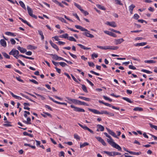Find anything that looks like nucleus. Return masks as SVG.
<instances>
[{"label": "nucleus", "mask_w": 157, "mask_h": 157, "mask_svg": "<svg viewBox=\"0 0 157 157\" xmlns=\"http://www.w3.org/2000/svg\"><path fill=\"white\" fill-rule=\"evenodd\" d=\"M75 27L76 29H80L82 31H85L86 32L82 33V34L85 36L90 38L94 37V36L89 33L90 32L86 29L78 25H75Z\"/></svg>", "instance_id": "nucleus-1"}, {"label": "nucleus", "mask_w": 157, "mask_h": 157, "mask_svg": "<svg viewBox=\"0 0 157 157\" xmlns=\"http://www.w3.org/2000/svg\"><path fill=\"white\" fill-rule=\"evenodd\" d=\"M66 98L68 101H72L73 103L78 104L80 105H83L88 106L89 104L84 102H82L81 101L76 100L74 99H71L68 97H66Z\"/></svg>", "instance_id": "nucleus-2"}, {"label": "nucleus", "mask_w": 157, "mask_h": 157, "mask_svg": "<svg viewBox=\"0 0 157 157\" xmlns=\"http://www.w3.org/2000/svg\"><path fill=\"white\" fill-rule=\"evenodd\" d=\"M88 110L94 113L97 114H105L108 115L109 113V112L106 111H101V112H99L96 109H93L90 108H88Z\"/></svg>", "instance_id": "nucleus-3"}, {"label": "nucleus", "mask_w": 157, "mask_h": 157, "mask_svg": "<svg viewBox=\"0 0 157 157\" xmlns=\"http://www.w3.org/2000/svg\"><path fill=\"white\" fill-rule=\"evenodd\" d=\"M109 143L113 147L117 149L118 151H121V147L114 142L113 140L111 142H109Z\"/></svg>", "instance_id": "nucleus-4"}, {"label": "nucleus", "mask_w": 157, "mask_h": 157, "mask_svg": "<svg viewBox=\"0 0 157 157\" xmlns=\"http://www.w3.org/2000/svg\"><path fill=\"white\" fill-rule=\"evenodd\" d=\"M27 10L30 16L36 19L37 18V16L33 14V11L29 6H27Z\"/></svg>", "instance_id": "nucleus-5"}, {"label": "nucleus", "mask_w": 157, "mask_h": 157, "mask_svg": "<svg viewBox=\"0 0 157 157\" xmlns=\"http://www.w3.org/2000/svg\"><path fill=\"white\" fill-rule=\"evenodd\" d=\"M70 107L71 108L74 109L73 110L74 111L82 112H85V110L84 109H81L80 108L75 107L73 105H70Z\"/></svg>", "instance_id": "nucleus-6"}, {"label": "nucleus", "mask_w": 157, "mask_h": 157, "mask_svg": "<svg viewBox=\"0 0 157 157\" xmlns=\"http://www.w3.org/2000/svg\"><path fill=\"white\" fill-rule=\"evenodd\" d=\"M10 55H13V56L18 55L19 54V52L14 49H12L11 51L9 53Z\"/></svg>", "instance_id": "nucleus-7"}, {"label": "nucleus", "mask_w": 157, "mask_h": 157, "mask_svg": "<svg viewBox=\"0 0 157 157\" xmlns=\"http://www.w3.org/2000/svg\"><path fill=\"white\" fill-rule=\"evenodd\" d=\"M78 124L79 125V126H80L82 128H83L85 130H88L89 132H90L91 133L94 134V132L91 130L89 128H88V127H87L86 126L84 125L83 126L80 123H78Z\"/></svg>", "instance_id": "nucleus-8"}, {"label": "nucleus", "mask_w": 157, "mask_h": 157, "mask_svg": "<svg viewBox=\"0 0 157 157\" xmlns=\"http://www.w3.org/2000/svg\"><path fill=\"white\" fill-rule=\"evenodd\" d=\"M96 139L101 144L104 146H106V144L104 141V140L101 137H96Z\"/></svg>", "instance_id": "nucleus-9"}, {"label": "nucleus", "mask_w": 157, "mask_h": 157, "mask_svg": "<svg viewBox=\"0 0 157 157\" xmlns=\"http://www.w3.org/2000/svg\"><path fill=\"white\" fill-rule=\"evenodd\" d=\"M104 32L106 34L110 36L114 37H117V35L112 32H109L108 31H104Z\"/></svg>", "instance_id": "nucleus-10"}, {"label": "nucleus", "mask_w": 157, "mask_h": 157, "mask_svg": "<svg viewBox=\"0 0 157 157\" xmlns=\"http://www.w3.org/2000/svg\"><path fill=\"white\" fill-rule=\"evenodd\" d=\"M97 129L96 130L97 132L103 131L104 130V127L101 124H98L97 125Z\"/></svg>", "instance_id": "nucleus-11"}, {"label": "nucleus", "mask_w": 157, "mask_h": 157, "mask_svg": "<svg viewBox=\"0 0 157 157\" xmlns=\"http://www.w3.org/2000/svg\"><path fill=\"white\" fill-rule=\"evenodd\" d=\"M106 24L113 27H115L117 26L116 24L114 21H112L111 22L107 21L106 22Z\"/></svg>", "instance_id": "nucleus-12"}, {"label": "nucleus", "mask_w": 157, "mask_h": 157, "mask_svg": "<svg viewBox=\"0 0 157 157\" xmlns=\"http://www.w3.org/2000/svg\"><path fill=\"white\" fill-rule=\"evenodd\" d=\"M124 41V40L123 38H121L120 39H115L114 40L115 44L116 45H117L119 44H120L122 42Z\"/></svg>", "instance_id": "nucleus-13"}, {"label": "nucleus", "mask_w": 157, "mask_h": 157, "mask_svg": "<svg viewBox=\"0 0 157 157\" xmlns=\"http://www.w3.org/2000/svg\"><path fill=\"white\" fill-rule=\"evenodd\" d=\"M17 48L22 53H24L26 52V49L20 46L18 47Z\"/></svg>", "instance_id": "nucleus-14"}, {"label": "nucleus", "mask_w": 157, "mask_h": 157, "mask_svg": "<svg viewBox=\"0 0 157 157\" xmlns=\"http://www.w3.org/2000/svg\"><path fill=\"white\" fill-rule=\"evenodd\" d=\"M0 43L1 45L4 47H5L6 46V42L4 40H0Z\"/></svg>", "instance_id": "nucleus-15"}, {"label": "nucleus", "mask_w": 157, "mask_h": 157, "mask_svg": "<svg viewBox=\"0 0 157 157\" xmlns=\"http://www.w3.org/2000/svg\"><path fill=\"white\" fill-rule=\"evenodd\" d=\"M104 134L105 136L106 137L109 139H107V141L108 143L109 142H111V141H113V140L112 137L109 135H108L106 132H104Z\"/></svg>", "instance_id": "nucleus-16"}, {"label": "nucleus", "mask_w": 157, "mask_h": 157, "mask_svg": "<svg viewBox=\"0 0 157 157\" xmlns=\"http://www.w3.org/2000/svg\"><path fill=\"white\" fill-rule=\"evenodd\" d=\"M19 18L20 20L21 21L23 22H24V23L27 24L29 27H32V26L30 25V24H29V23H28L26 21L24 20L23 18H22L20 17H19Z\"/></svg>", "instance_id": "nucleus-17"}, {"label": "nucleus", "mask_w": 157, "mask_h": 157, "mask_svg": "<svg viewBox=\"0 0 157 157\" xmlns=\"http://www.w3.org/2000/svg\"><path fill=\"white\" fill-rule=\"evenodd\" d=\"M27 121L25 120H23L22 121L23 122L27 124H30L31 123L30 121L31 120V118L30 117H28L27 119Z\"/></svg>", "instance_id": "nucleus-18"}, {"label": "nucleus", "mask_w": 157, "mask_h": 157, "mask_svg": "<svg viewBox=\"0 0 157 157\" xmlns=\"http://www.w3.org/2000/svg\"><path fill=\"white\" fill-rule=\"evenodd\" d=\"M77 45L79 46L81 48L83 49L84 50H90V48L86 47L85 46L81 44H77Z\"/></svg>", "instance_id": "nucleus-19"}, {"label": "nucleus", "mask_w": 157, "mask_h": 157, "mask_svg": "<svg viewBox=\"0 0 157 157\" xmlns=\"http://www.w3.org/2000/svg\"><path fill=\"white\" fill-rule=\"evenodd\" d=\"M78 98L88 101H91V99L90 98L83 96H79L78 97Z\"/></svg>", "instance_id": "nucleus-20"}, {"label": "nucleus", "mask_w": 157, "mask_h": 157, "mask_svg": "<svg viewBox=\"0 0 157 157\" xmlns=\"http://www.w3.org/2000/svg\"><path fill=\"white\" fill-rule=\"evenodd\" d=\"M129 153L130 154H133L134 155H139L141 154L142 153L140 151H139V152H135L133 151H130L129 152Z\"/></svg>", "instance_id": "nucleus-21"}, {"label": "nucleus", "mask_w": 157, "mask_h": 157, "mask_svg": "<svg viewBox=\"0 0 157 157\" xmlns=\"http://www.w3.org/2000/svg\"><path fill=\"white\" fill-rule=\"evenodd\" d=\"M111 135H112V136H113L114 137L116 138H117L118 139V137H117V136L116 135V134L114 132L112 131H110V132L109 133Z\"/></svg>", "instance_id": "nucleus-22"}, {"label": "nucleus", "mask_w": 157, "mask_h": 157, "mask_svg": "<svg viewBox=\"0 0 157 157\" xmlns=\"http://www.w3.org/2000/svg\"><path fill=\"white\" fill-rule=\"evenodd\" d=\"M21 94V95L23 97L25 98H26V99L29 100H30V101H32V102H35L33 100H32L29 97H28V96L23 94Z\"/></svg>", "instance_id": "nucleus-23"}, {"label": "nucleus", "mask_w": 157, "mask_h": 157, "mask_svg": "<svg viewBox=\"0 0 157 157\" xmlns=\"http://www.w3.org/2000/svg\"><path fill=\"white\" fill-rule=\"evenodd\" d=\"M96 6L99 9L101 10H106V9L104 7V6H102L100 5H96Z\"/></svg>", "instance_id": "nucleus-24"}, {"label": "nucleus", "mask_w": 157, "mask_h": 157, "mask_svg": "<svg viewBox=\"0 0 157 157\" xmlns=\"http://www.w3.org/2000/svg\"><path fill=\"white\" fill-rule=\"evenodd\" d=\"M82 88L83 90L86 93H88V91L87 90V88L86 86L83 84L82 85Z\"/></svg>", "instance_id": "nucleus-25"}, {"label": "nucleus", "mask_w": 157, "mask_h": 157, "mask_svg": "<svg viewBox=\"0 0 157 157\" xmlns=\"http://www.w3.org/2000/svg\"><path fill=\"white\" fill-rule=\"evenodd\" d=\"M56 18L57 19H59V20H60L62 22H64L65 23H66V21L63 18H62L61 17H56Z\"/></svg>", "instance_id": "nucleus-26"}, {"label": "nucleus", "mask_w": 157, "mask_h": 157, "mask_svg": "<svg viewBox=\"0 0 157 157\" xmlns=\"http://www.w3.org/2000/svg\"><path fill=\"white\" fill-rule=\"evenodd\" d=\"M38 31L39 34L41 36V39L43 40L44 39V36L43 35V32L42 31L40 30H38Z\"/></svg>", "instance_id": "nucleus-27"}, {"label": "nucleus", "mask_w": 157, "mask_h": 157, "mask_svg": "<svg viewBox=\"0 0 157 157\" xmlns=\"http://www.w3.org/2000/svg\"><path fill=\"white\" fill-rule=\"evenodd\" d=\"M133 110L135 111H141L143 110L142 108L139 107H136L133 109Z\"/></svg>", "instance_id": "nucleus-28"}, {"label": "nucleus", "mask_w": 157, "mask_h": 157, "mask_svg": "<svg viewBox=\"0 0 157 157\" xmlns=\"http://www.w3.org/2000/svg\"><path fill=\"white\" fill-rule=\"evenodd\" d=\"M19 3L20 5V6H21L22 8L24 9L25 10L26 9V8L25 6V5L24 3L21 1H20L19 2Z\"/></svg>", "instance_id": "nucleus-29"}, {"label": "nucleus", "mask_w": 157, "mask_h": 157, "mask_svg": "<svg viewBox=\"0 0 157 157\" xmlns=\"http://www.w3.org/2000/svg\"><path fill=\"white\" fill-rule=\"evenodd\" d=\"M89 145V144L87 142H85L83 144H81V143L80 144V147L81 148H82L85 146L88 145Z\"/></svg>", "instance_id": "nucleus-30"}, {"label": "nucleus", "mask_w": 157, "mask_h": 157, "mask_svg": "<svg viewBox=\"0 0 157 157\" xmlns=\"http://www.w3.org/2000/svg\"><path fill=\"white\" fill-rule=\"evenodd\" d=\"M122 99L123 100H125L126 101H127L129 103H132V101L130 100V99L128 98H126V97H123Z\"/></svg>", "instance_id": "nucleus-31"}, {"label": "nucleus", "mask_w": 157, "mask_h": 157, "mask_svg": "<svg viewBox=\"0 0 157 157\" xmlns=\"http://www.w3.org/2000/svg\"><path fill=\"white\" fill-rule=\"evenodd\" d=\"M5 122L7 124H3V125L4 126H6V127H10V126H11V125L9 124V123H10V122H9L8 121H6Z\"/></svg>", "instance_id": "nucleus-32"}, {"label": "nucleus", "mask_w": 157, "mask_h": 157, "mask_svg": "<svg viewBox=\"0 0 157 157\" xmlns=\"http://www.w3.org/2000/svg\"><path fill=\"white\" fill-rule=\"evenodd\" d=\"M68 34L67 33L65 34H63L59 36V37L63 38H68Z\"/></svg>", "instance_id": "nucleus-33"}, {"label": "nucleus", "mask_w": 157, "mask_h": 157, "mask_svg": "<svg viewBox=\"0 0 157 157\" xmlns=\"http://www.w3.org/2000/svg\"><path fill=\"white\" fill-rule=\"evenodd\" d=\"M145 63H156V61L153 60H146L145 61Z\"/></svg>", "instance_id": "nucleus-34"}, {"label": "nucleus", "mask_w": 157, "mask_h": 157, "mask_svg": "<svg viewBox=\"0 0 157 157\" xmlns=\"http://www.w3.org/2000/svg\"><path fill=\"white\" fill-rule=\"evenodd\" d=\"M2 54L6 58L9 59L10 58V56L6 52H2Z\"/></svg>", "instance_id": "nucleus-35"}, {"label": "nucleus", "mask_w": 157, "mask_h": 157, "mask_svg": "<svg viewBox=\"0 0 157 157\" xmlns=\"http://www.w3.org/2000/svg\"><path fill=\"white\" fill-rule=\"evenodd\" d=\"M109 49L115 50L118 49L119 47L117 46H109Z\"/></svg>", "instance_id": "nucleus-36"}, {"label": "nucleus", "mask_w": 157, "mask_h": 157, "mask_svg": "<svg viewBox=\"0 0 157 157\" xmlns=\"http://www.w3.org/2000/svg\"><path fill=\"white\" fill-rule=\"evenodd\" d=\"M74 4L75 6H76L78 9H79L80 11L82 9L80 5L77 4L75 2H74Z\"/></svg>", "instance_id": "nucleus-37"}, {"label": "nucleus", "mask_w": 157, "mask_h": 157, "mask_svg": "<svg viewBox=\"0 0 157 157\" xmlns=\"http://www.w3.org/2000/svg\"><path fill=\"white\" fill-rule=\"evenodd\" d=\"M135 7V6L132 4L129 7V10H133V9Z\"/></svg>", "instance_id": "nucleus-38"}, {"label": "nucleus", "mask_w": 157, "mask_h": 157, "mask_svg": "<svg viewBox=\"0 0 157 157\" xmlns=\"http://www.w3.org/2000/svg\"><path fill=\"white\" fill-rule=\"evenodd\" d=\"M52 46L54 48L56 49L57 51H58L59 50V48H58L57 46L54 43L52 44Z\"/></svg>", "instance_id": "nucleus-39"}, {"label": "nucleus", "mask_w": 157, "mask_h": 157, "mask_svg": "<svg viewBox=\"0 0 157 157\" xmlns=\"http://www.w3.org/2000/svg\"><path fill=\"white\" fill-rule=\"evenodd\" d=\"M113 156H114L115 155H121V154L118 152H117L115 151H113Z\"/></svg>", "instance_id": "nucleus-40"}, {"label": "nucleus", "mask_w": 157, "mask_h": 157, "mask_svg": "<svg viewBox=\"0 0 157 157\" xmlns=\"http://www.w3.org/2000/svg\"><path fill=\"white\" fill-rule=\"evenodd\" d=\"M141 71L142 72H145L147 74H151L152 73V72L150 71L145 69H142L141 70Z\"/></svg>", "instance_id": "nucleus-41"}, {"label": "nucleus", "mask_w": 157, "mask_h": 157, "mask_svg": "<svg viewBox=\"0 0 157 157\" xmlns=\"http://www.w3.org/2000/svg\"><path fill=\"white\" fill-rule=\"evenodd\" d=\"M68 40L71 41H76V40L72 36H70L68 37Z\"/></svg>", "instance_id": "nucleus-42"}, {"label": "nucleus", "mask_w": 157, "mask_h": 157, "mask_svg": "<svg viewBox=\"0 0 157 157\" xmlns=\"http://www.w3.org/2000/svg\"><path fill=\"white\" fill-rule=\"evenodd\" d=\"M59 64L62 67H65L67 65V64L64 62H61L59 63Z\"/></svg>", "instance_id": "nucleus-43"}, {"label": "nucleus", "mask_w": 157, "mask_h": 157, "mask_svg": "<svg viewBox=\"0 0 157 157\" xmlns=\"http://www.w3.org/2000/svg\"><path fill=\"white\" fill-rule=\"evenodd\" d=\"M108 106H109V107H112V108H113V109H117V110H119V108L115 107V106L112 105H111L110 104H109Z\"/></svg>", "instance_id": "nucleus-44"}, {"label": "nucleus", "mask_w": 157, "mask_h": 157, "mask_svg": "<svg viewBox=\"0 0 157 157\" xmlns=\"http://www.w3.org/2000/svg\"><path fill=\"white\" fill-rule=\"evenodd\" d=\"M98 57V55L97 54H96L95 53H93L92 55H91V58L92 59H94V57L96 58Z\"/></svg>", "instance_id": "nucleus-45"}, {"label": "nucleus", "mask_w": 157, "mask_h": 157, "mask_svg": "<svg viewBox=\"0 0 157 157\" xmlns=\"http://www.w3.org/2000/svg\"><path fill=\"white\" fill-rule=\"evenodd\" d=\"M81 11L84 14L85 16H86L89 14V13L87 11H85L82 9Z\"/></svg>", "instance_id": "nucleus-46"}, {"label": "nucleus", "mask_w": 157, "mask_h": 157, "mask_svg": "<svg viewBox=\"0 0 157 157\" xmlns=\"http://www.w3.org/2000/svg\"><path fill=\"white\" fill-rule=\"evenodd\" d=\"M140 17L139 15L137 13H135L133 16V18L136 20L138 19Z\"/></svg>", "instance_id": "nucleus-47"}, {"label": "nucleus", "mask_w": 157, "mask_h": 157, "mask_svg": "<svg viewBox=\"0 0 157 157\" xmlns=\"http://www.w3.org/2000/svg\"><path fill=\"white\" fill-rule=\"evenodd\" d=\"M115 2L117 4L122 5L123 4L121 2V1L119 0H115Z\"/></svg>", "instance_id": "nucleus-48"}, {"label": "nucleus", "mask_w": 157, "mask_h": 157, "mask_svg": "<svg viewBox=\"0 0 157 157\" xmlns=\"http://www.w3.org/2000/svg\"><path fill=\"white\" fill-rule=\"evenodd\" d=\"M51 55L53 56L54 57V59H55L56 60H57L59 59V57L56 54H51Z\"/></svg>", "instance_id": "nucleus-49"}, {"label": "nucleus", "mask_w": 157, "mask_h": 157, "mask_svg": "<svg viewBox=\"0 0 157 157\" xmlns=\"http://www.w3.org/2000/svg\"><path fill=\"white\" fill-rule=\"evenodd\" d=\"M88 63L90 67H94L95 66V65H94V63L93 62H88Z\"/></svg>", "instance_id": "nucleus-50"}, {"label": "nucleus", "mask_w": 157, "mask_h": 157, "mask_svg": "<svg viewBox=\"0 0 157 157\" xmlns=\"http://www.w3.org/2000/svg\"><path fill=\"white\" fill-rule=\"evenodd\" d=\"M149 125L151 128H154L155 130H157V126L153 125L151 123L149 124Z\"/></svg>", "instance_id": "nucleus-51"}, {"label": "nucleus", "mask_w": 157, "mask_h": 157, "mask_svg": "<svg viewBox=\"0 0 157 157\" xmlns=\"http://www.w3.org/2000/svg\"><path fill=\"white\" fill-rule=\"evenodd\" d=\"M29 81L30 82H33L35 84H38V82L34 79H29Z\"/></svg>", "instance_id": "nucleus-52"}, {"label": "nucleus", "mask_w": 157, "mask_h": 157, "mask_svg": "<svg viewBox=\"0 0 157 157\" xmlns=\"http://www.w3.org/2000/svg\"><path fill=\"white\" fill-rule=\"evenodd\" d=\"M105 152L110 156H113V152L105 151Z\"/></svg>", "instance_id": "nucleus-53"}, {"label": "nucleus", "mask_w": 157, "mask_h": 157, "mask_svg": "<svg viewBox=\"0 0 157 157\" xmlns=\"http://www.w3.org/2000/svg\"><path fill=\"white\" fill-rule=\"evenodd\" d=\"M71 75V77H72L73 79L76 82H77L78 83H79V82L77 81V80L75 78V77L72 75Z\"/></svg>", "instance_id": "nucleus-54"}, {"label": "nucleus", "mask_w": 157, "mask_h": 157, "mask_svg": "<svg viewBox=\"0 0 157 157\" xmlns=\"http://www.w3.org/2000/svg\"><path fill=\"white\" fill-rule=\"evenodd\" d=\"M10 41L12 44L14 45L16 43V41L13 38L11 39L10 40Z\"/></svg>", "instance_id": "nucleus-55"}, {"label": "nucleus", "mask_w": 157, "mask_h": 157, "mask_svg": "<svg viewBox=\"0 0 157 157\" xmlns=\"http://www.w3.org/2000/svg\"><path fill=\"white\" fill-rule=\"evenodd\" d=\"M129 69H133V70H136V67L132 65H129Z\"/></svg>", "instance_id": "nucleus-56"}, {"label": "nucleus", "mask_w": 157, "mask_h": 157, "mask_svg": "<svg viewBox=\"0 0 157 157\" xmlns=\"http://www.w3.org/2000/svg\"><path fill=\"white\" fill-rule=\"evenodd\" d=\"M69 54L74 58L76 59L77 57V56L73 54H72L70 52H69Z\"/></svg>", "instance_id": "nucleus-57"}, {"label": "nucleus", "mask_w": 157, "mask_h": 157, "mask_svg": "<svg viewBox=\"0 0 157 157\" xmlns=\"http://www.w3.org/2000/svg\"><path fill=\"white\" fill-rule=\"evenodd\" d=\"M90 72L92 74H94L97 75H99L100 74L98 73H96L93 71H90Z\"/></svg>", "instance_id": "nucleus-58"}, {"label": "nucleus", "mask_w": 157, "mask_h": 157, "mask_svg": "<svg viewBox=\"0 0 157 157\" xmlns=\"http://www.w3.org/2000/svg\"><path fill=\"white\" fill-rule=\"evenodd\" d=\"M138 21L139 22H140L141 23H143L144 22H145L146 23H147V22L145 21H144L143 19L138 20Z\"/></svg>", "instance_id": "nucleus-59"}, {"label": "nucleus", "mask_w": 157, "mask_h": 157, "mask_svg": "<svg viewBox=\"0 0 157 157\" xmlns=\"http://www.w3.org/2000/svg\"><path fill=\"white\" fill-rule=\"evenodd\" d=\"M55 68L56 70V71L59 74H60L61 72V70L60 69L58 68L57 67H55Z\"/></svg>", "instance_id": "nucleus-60"}, {"label": "nucleus", "mask_w": 157, "mask_h": 157, "mask_svg": "<svg viewBox=\"0 0 157 157\" xmlns=\"http://www.w3.org/2000/svg\"><path fill=\"white\" fill-rule=\"evenodd\" d=\"M86 81L92 86H93L94 85V84L91 81H90V80H89L88 79H86Z\"/></svg>", "instance_id": "nucleus-61"}, {"label": "nucleus", "mask_w": 157, "mask_h": 157, "mask_svg": "<svg viewBox=\"0 0 157 157\" xmlns=\"http://www.w3.org/2000/svg\"><path fill=\"white\" fill-rule=\"evenodd\" d=\"M65 42L61 41H59L58 42V44L59 45H64L65 44Z\"/></svg>", "instance_id": "nucleus-62"}, {"label": "nucleus", "mask_w": 157, "mask_h": 157, "mask_svg": "<svg viewBox=\"0 0 157 157\" xmlns=\"http://www.w3.org/2000/svg\"><path fill=\"white\" fill-rule=\"evenodd\" d=\"M74 138L76 139H78L79 140L80 139L79 136L77 134H75L74 135Z\"/></svg>", "instance_id": "nucleus-63"}, {"label": "nucleus", "mask_w": 157, "mask_h": 157, "mask_svg": "<svg viewBox=\"0 0 157 157\" xmlns=\"http://www.w3.org/2000/svg\"><path fill=\"white\" fill-rule=\"evenodd\" d=\"M25 54L28 56H31L32 54V52L31 51H28L26 52Z\"/></svg>", "instance_id": "nucleus-64"}]
</instances>
